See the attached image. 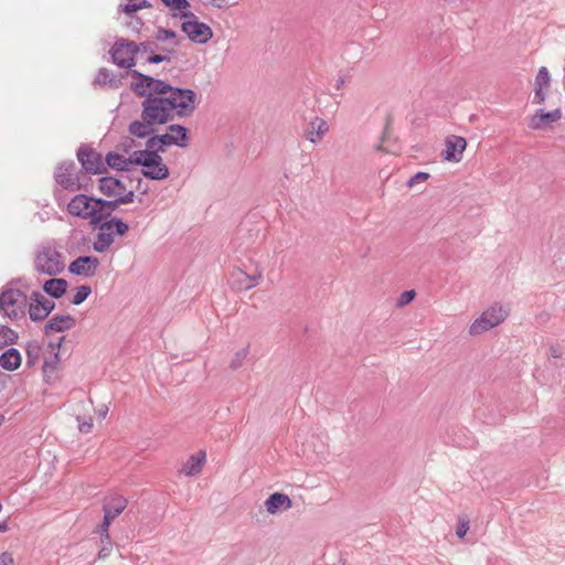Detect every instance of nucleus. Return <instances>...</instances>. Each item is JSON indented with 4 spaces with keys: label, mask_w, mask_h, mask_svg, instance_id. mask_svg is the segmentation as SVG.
I'll use <instances>...</instances> for the list:
<instances>
[{
    "label": "nucleus",
    "mask_w": 565,
    "mask_h": 565,
    "mask_svg": "<svg viewBox=\"0 0 565 565\" xmlns=\"http://www.w3.org/2000/svg\"><path fill=\"white\" fill-rule=\"evenodd\" d=\"M179 21L181 22V31L192 43L203 45L213 38L212 28L190 11L188 0H179Z\"/></svg>",
    "instance_id": "f257e3e1"
},
{
    "label": "nucleus",
    "mask_w": 565,
    "mask_h": 565,
    "mask_svg": "<svg viewBox=\"0 0 565 565\" xmlns=\"http://www.w3.org/2000/svg\"><path fill=\"white\" fill-rule=\"evenodd\" d=\"M29 305L26 291L21 290L17 282L7 284L0 292V315L12 321L25 317Z\"/></svg>",
    "instance_id": "f03ea898"
},
{
    "label": "nucleus",
    "mask_w": 565,
    "mask_h": 565,
    "mask_svg": "<svg viewBox=\"0 0 565 565\" xmlns=\"http://www.w3.org/2000/svg\"><path fill=\"white\" fill-rule=\"evenodd\" d=\"M94 228L97 230V234L93 242V248L97 253H104L113 245L115 236H124L129 226L120 218L113 217L108 221H100Z\"/></svg>",
    "instance_id": "7ed1b4c3"
},
{
    "label": "nucleus",
    "mask_w": 565,
    "mask_h": 565,
    "mask_svg": "<svg viewBox=\"0 0 565 565\" xmlns=\"http://www.w3.org/2000/svg\"><path fill=\"white\" fill-rule=\"evenodd\" d=\"M65 269L62 253L51 245L41 246L34 256V270L38 274L57 276Z\"/></svg>",
    "instance_id": "20e7f679"
},
{
    "label": "nucleus",
    "mask_w": 565,
    "mask_h": 565,
    "mask_svg": "<svg viewBox=\"0 0 565 565\" xmlns=\"http://www.w3.org/2000/svg\"><path fill=\"white\" fill-rule=\"evenodd\" d=\"M177 108L175 98L148 96L142 103V119L150 120L153 125L168 121L170 114Z\"/></svg>",
    "instance_id": "39448f33"
},
{
    "label": "nucleus",
    "mask_w": 565,
    "mask_h": 565,
    "mask_svg": "<svg viewBox=\"0 0 565 565\" xmlns=\"http://www.w3.org/2000/svg\"><path fill=\"white\" fill-rule=\"evenodd\" d=\"M510 309L503 305L494 303L487 308L469 327L471 335L482 334L500 326L509 316Z\"/></svg>",
    "instance_id": "423d86ee"
},
{
    "label": "nucleus",
    "mask_w": 565,
    "mask_h": 565,
    "mask_svg": "<svg viewBox=\"0 0 565 565\" xmlns=\"http://www.w3.org/2000/svg\"><path fill=\"white\" fill-rule=\"evenodd\" d=\"M56 183L66 191H78L86 188L85 173L78 170L74 161L62 162L54 172Z\"/></svg>",
    "instance_id": "0eeeda50"
},
{
    "label": "nucleus",
    "mask_w": 565,
    "mask_h": 565,
    "mask_svg": "<svg viewBox=\"0 0 565 565\" xmlns=\"http://www.w3.org/2000/svg\"><path fill=\"white\" fill-rule=\"evenodd\" d=\"M136 164L142 166V174L152 180L166 179L169 174L167 166L161 157L151 150H138L134 152Z\"/></svg>",
    "instance_id": "6e6552de"
},
{
    "label": "nucleus",
    "mask_w": 565,
    "mask_h": 565,
    "mask_svg": "<svg viewBox=\"0 0 565 565\" xmlns=\"http://www.w3.org/2000/svg\"><path fill=\"white\" fill-rule=\"evenodd\" d=\"M263 281V269L255 264L254 270L247 273L242 267H235L230 276V286L236 292L247 291Z\"/></svg>",
    "instance_id": "1a4fd4ad"
},
{
    "label": "nucleus",
    "mask_w": 565,
    "mask_h": 565,
    "mask_svg": "<svg viewBox=\"0 0 565 565\" xmlns=\"http://www.w3.org/2000/svg\"><path fill=\"white\" fill-rule=\"evenodd\" d=\"M563 118L561 108L546 110L544 108L536 109L532 115L525 119L526 127L531 131H547L552 130L556 124Z\"/></svg>",
    "instance_id": "9d476101"
},
{
    "label": "nucleus",
    "mask_w": 565,
    "mask_h": 565,
    "mask_svg": "<svg viewBox=\"0 0 565 565\" xmlns=\"http://www.w3.org/2000/svg\"><path fill=\"white\" fill-rule=\"evenodd\" d=\"M138 50V45L134 41L120 39L110 50L111 60L120 67L131 68L135 65L134 57Z\"/></svg>",
    "instance_id": "9b49d317"
},
{
    "label": "nucleus",
    "mask_w": 565,
    "mask_h": 565,
    "mask_svg": "<svg viewBox=\"0 0 565 565\" xmlns=\"http://www.w3.org/2000/svg\"><path fill=\"white\" fill-rule=\"evenodd\" d=\"M67 211L74 216L89 218L90 224L95 226L96 199L85 194L75 195L67 205Z\"/></svg>",
    "instance_id": "f8f14e48"
},
{
    "label": "nucleus",
    "mask_w": 565,
    "mask_h": 565,
    "mask_svg": "<svg viewBox=\"0 0 565 565\" xmlns=\"http://www.w3.org/2000/svg\"><path fill=\"white\" fill-rule=\"evenodd\" d=\"M77 159L86 173L99 174L106 170L102 154L88 146L79 147Z\"/></svg>",
    "instance_id": "ddd939ff"
},
{
    "label": "nucleus",
    "mask_w": 565,
    "mask_h": 565,
    "mask_svg": "<svg viewBox=\"0 0 565 565\" xmlns=\"http://www.w3.org/2000/svg\"><path fill=\"white\" fill-rule=\"evenodd\" d=\"M467 148V140L463 137L451 135L445 140V150L443 159L447 162L458 163L463 158Z\"/></svg>",
    "instance_id": "4468645a"
},
{
    "label": "nucleus",
    "mask_w": 565,
    "mask_h": 565,
    "mask_svg": "<svg viewBox=\"0 0 565 565\" xmlns=\"http://www.w3.org/2000/svg\"><path fill=\"white\" fill-rule=\"evenodd\" d=\"M98 265L99 260L95 256H79L70 264L68 270L76 276L93 277Z\"/></svg>",
    "instance_id": "2eb2a0df"
},
{
    "label": "nucleus",
    "mask_w": 565,
    "mask_h": 565,
    "mask_svg": "<svg viewBox=\"0 0 565 565\" xmlns=\"http://www.w3.org/2000/svg\"><path fill=\"white\" fill-rule=\"evenodd\" d=\"M551 86V75L545 66L540 67L534 82L533 103L541 105L546 99L547 90Z\"/></svg>",
    "instance_id": "dca6fc26"
},
{
    "label": "nucleus",
    "mask_w": 565,
    "mask_h": 565,
    "mask_svg": "<svg viewBox=\"0 0 565 565\" xmlns=\"http://www.w3.org/2000/svg\"><path fill=\"white\" fill-rule=\"evenodd\" d=\"M328 131V122L320 117H315L306 126L303 137L311 143L317 145L322 141Z\"/></svg>",
    "instance_id": "f3484780"
},
{
    "label": "nucleus",
    "mask_w": 565,
    "mask_h": 565,
    "mask_svg": "<svg viewBox=\"0 0 565 565\" xmlns=\"http://www.w3.org/2000/svg\"><path fill=\"white\" fill-rule=\"evenodd\" d=\"M127 507V500L121 495H113L104 503V518L114 521Z\"/></svg>",
    "instance_id": "a211bd4d"
},
{
    "label": "nucleus",
    "mask_w": 565,
    "mask_h": 565,
    "mask_svg": "<svg viewBox=\"0 0 565 565\" xmlns=\"http://www.w3.org/2000/svg\"><path fill=\"white\" fill-rule=\"evenodd\" d=\"M291 505V499L287 494L280 492L270 494L265 501V508L269 514H276L281 510H288Z\"/></svg>",
    "instance_id": "6ab92c4d"
},
{
    "label": "nucleus",
    "mask_w": 565,
    "mask_h": 565,
    "mask_svg": "<svg viewBox=\"0 0 565 565\" xmlns=\"http://www.w3.org/2000/svg\"><path fill=\"white\" fill-rule=\"evenodd\" d=\"M75 326V318L70 315L54 316L45 324L46 334L51 332H64L71 330Z\"/></svg>",
    "instance_id": "aec40b11"
},
{
    "label": "nucleus",
    "mask_w": 565,
    "mask_h": 565,
    "mask_svg": "<svg viewBox=\"0 0 565 565\" xmlns=\"http://www.w3.org/2000/svg\"><path fill=\"white\" fill-rule=\"evenodd\" d=\"M196 104V94L193 90L179 88V117L190 116Z\"/></svg>",
    "instance_id": "412c9836"
},
{
    "label": "nucleus",
    "mask_w": 565,
    "mask_h": 565,
    "mask_svg": "<svg viewBox=\"0 0 565 565\" xmlns=\"http://www.w3.org/2000/svg\"><path fill=\"white\" fill-rule=\"evenodd\" d=\"M205 461L206 452L204 450H198L183 463L182 472L185 476H196L201 473Z\"/></svg>",
    "instance_id": "4be33fe9"
},
{
    "label": "nucleus",
    "mask_w": 565,
    "mask_h": 565,
    "mask_svg": "<svg viewBox=\"0 0 565 565\" xmlns=\"http://www.w3.org/2000/svg\"><path fill=\"white\" fill-rule=\"evenodd\" d=\"M105 162L110 168L121 171H129L131 167L136 164L134 160V153L130 157L126 158L125 156L119 154L117 152H109L105 158Z\"/></svg>",
    "instance_id": "5701e85b"
},
{
    "label": "nucleus",
    "mask_w": 565,
    "mask_h": 565,
    "mask_svg": "<svg viewBox=\"0 0 565 565\" xmlns=\"http://www.w3.org/2000/svg\"><path fill=\"white\" fill-rule=\"evenodd\" d=\"M119 202H117V198L111 201L96 199V217H95V226L100 223V221L106 220L111 213L118 209Z\"/></svg>",
    "instance_id": "b1692460"
},
{
    "label": "nucleus",
    "mask_w": 565,
    "mask_h": 565,
    "mask_svg": "<svg viewBox=\"0 0 565 565\" xmlns=\"http://www.w3.org/2000/svg\"><path fill=\"white\" fill-rule=\"evenodd\" d=\"M21 354L14 348H9L0 355V365L7 371H14L21 365Z\"/></svg>",
    "instance_id": "393cba45"
},
{
    "label": "nucleus",
    "mask_w": 565,
    "mask_h": 565,
    "mask_svg": "<svg viewBox=\"0 0 565 565\" xmlns=\"http://www.w3.org/2000/svg\"><path fill=\"white\" fill-rule=\"evenodd\" d=\"M125 185L116 178L104 177L99 179V190L104 195L117 198Z\"/></svg>",
    "instance_id": "a878e982"
},
{
    "label": "nucleus",
    "mask_w": 565,
    "mask_h": 565,
    "mask_svg": "<svg viewBox=\"0 0 565 565\" xmlns=\"http://www.w3.org/2000/svg\"><path fill=\"white\" fill-rule=\"evenodd\" d=\"M26 312L32 321H42L47 317V311L44 310L41 299L33 297V291L29 296Z\"/></svg>",
    "instance_id": "bb28decb"
},
{
    "label": "nucleus",
    "mask_w": 565,
    "mask_h": 565,
    "mask_svg": "<svg viewBox=\"0 0 565 565\" xmlns=\"http://www.w3.org/2000/svg\"><path fill=\"white\" fill-rule=\"evenodd\" d=\"M67 289V281L63 278H51L43 285V290L53 298H61Z\"/></svg>",
    "instance_id": "cd10ccee"
},
{
    "label": "nucleus",
    "mask_w": 565,
    "mask_h": 565,
    "mask_svg": "<svg viewBox=\"0 0 565 565\" xmlns=\"http://www.w3.org/2000/svg\"><path fill=\"white\" fill-rule=\"evenodd\" d=\"M172 143H177V137L172 135L154 136L148 139L145 150H151L157 153V151L162 150L163 146Z\"/></svg>",
    "instance_id": "c85d7f7f"
},
{
    "label": "nucleus",
    "mask_w": 565,
    "mask_h": 565,
    "mask_svg": "<svg viewBox=\"0 0 565 565\" xmlns=\"http://www.w3.org/2000/svg\"><path fill=\"white\" fill-rule=\"evenodd\" d=\"M153 124L150 120L142 119L129 125V132L139 138H146L153 132Z\"/></svg>",
    "instance_id": "c756f323"
},
{
    "label": "nucleus",
    "mask_w": 565,
    "mask_h": 565,
    "mask_svg": "<svg viewBox=\"0 0 565 565\" xmlns=\"http://www.w3.org/2000/svg\"><path fill=\"white\" fill-rule=\"evenodd\" d=\"M131 75L136 78V81L131 83V89L139 96H145L149 93L150 82L145 81V77L149 76L138 71H132Z\"/></svg>",
    "instance_id": "7c9ffc66"
},
{
    "label": "nucleus",
    "mask_w": 565,
    "mask_h": 565,
    "mask_svg": "<svg viewBox=\"0 0 565 565\" xmlns=\"http://www.w3.org/2000/svg\"><path fill=\"white\" fill-rule=\"evenodd\" d=\"M41 351L42 347L39 341L33 340L26 343L25 355L28 366H34L39 362Z\"/></svg>",
    "instance_id": "2f4dec72"
},
{
    "label": "nucleus",
    "mask_w": 565,
    "mask_h": 565,
    "mask_svg": "<svg viewBox=\"0 0 565 565\" xmlns=\"http://www.w3.org/2000/svg\"><path fill=\"white\" fill-rule=\"evenodd\" d=\"M17 340L18 333L14 330L4 324H0V350L15 343Z\"/></svg>",
    "instance_id": "473e14b6"
},
{
    "label": "nucleus",
    "mask_w": 565,
    "mask_h": 565,
    "mask_svg": "<svg viewBox=\"0 0 565 565\" xmlns=\"http://www.w3.org/2000/svg\"><path fill=\"white\" fill-rule=\"evenodd\" d=\"M145 81H148L150 82V87H149V94L151 95L152 93H156V94H166L168 93L169 90H172V87L168 84H166L164 82L160 81V79H154L153 77H145Z\"/></svg>",
    "instance_id": "72a5a7b5"
},
{
    "label": "nucleus",
    "mask_w": 565,
    "mask_h": 565,
    "mask_svg": "<svg viewBox=\"0 0 565 565\" xmlns=\"http://www.w3.org/2000/svg\"><path fill=\"white\" fill-rule=\"evenodd\" d=\"M95 83L98 85L109 84L111 87L117 86V81L107 68H100L96 75Z\"/></svg>",
    "instance_id": "f704fd0d"
},
{
    "label": "nucleus",
    "mask_w": 565,
    "mask_h": 565,
    "mask_svg": "<svg viewBox=\"0 0 565 565\" xmlns=\"http://www.w3.org/2000/svg\"><path fill=\"white\" fill-rule=\"evenodd\" d=\"M92 288L87 285H82L76 288V292L72 299V303L75 306L81 305L84 302L87 297L90 295Z\"/></svg>",
    "instance_id": "c9c22d12"
},
{
    "label": "nucleus",
    "mask_w": 565,
    "mask_h": 565,
    "mask_svg": "<svg viewBox=\"0 0 565 565\" xmlns=\"http://www.w3.org/2000/svg\"><path fill=\"white\" fill-rule=\"evenodd\" d=\"M146 7H148L147 0H128L121 8L125 13L130 14Z\"/></svg>",
    "instance_id": "e433bc0d"
},
{
    "label": "nucleus",
    "mask_w": 565,
    "mask_h": 565,
    "mask_svg": "<svg viewBox=\"0 0 565 565\" xmlns=\"http://www.w3.org/2000/svg\"><path fill=\"white\" fill-rule=\"evenodd\" d=\"M248 355V348H243L239 351L235 353V356L232 359L230 366L234 370L241 367L243 365V362Z\"/></svg>",
    "instance_id": "4c0bfd02"
},
{
    "label": "nucleus",
    "mask_w": 565,
    "mask_h": 565,
    "mask_svg": "<svg viewBox=\"0 0 565 565\" xmlns=\"http://www.w3.org/2000/svg\"><path fill=\"white\" fill-rule=\"evenodd\" d=\"M113 521L109 519L104 518L103 522L96 527L94 531L95 533L99 534L100 541L104 542V540H108L109 536V526Z\"/></svg>",
    "instance_id": "58836bf2"
},
{
    "label": "nucleus",
    "mask_w": 565,
    "mask_h": 565,
    "mask_svg": "<svg viewBox=\"0 0 565 565\" xmlns=\"http://www.w3.org/2000/svg\"><path fill=\"white\" fill-rule=\"evenodd\" d=\"M99 544H100V548L98 551V558L99 559H105L107 558L110 553H111V550H113V542L110 540V537L108 540H104V542H102L99 540Z\"/></svg>",
    "instance_id": "ea45409f"
},
{
    "label": "nucleus",
    "mask_w": 565,
    "mask_h": 565,
    "mask_svg": "<svg viewBox=\"0 0 565 565\" xmlns=\"http://www.w3.org/2000/svg\"><path fill=\"white\" fill-rule=\"evenodd\" d=\"M415 296H416L415 290H406V291L402 292L399 298L397 299L396 306L402 308V307L408 305L409 302H412L414 300Z\"/></svg>",
    "instance_id": "a19ab883"
},
{
    "label": "nucleus",
    "mask_w": 565,
    "mask_h": 565,
    "mask_svg": "<svg viewBox=\"0 0 565 565\" xmlns=\"http://www.w3.org/2000/svg\"><path fill=\"white\" fill-rule=\"evenodd\" d=\"M120 192L121 193L117 195V202H119V204H127L134 202V191H126V186H124Z\"/></svg>",
    "instance_id": "79ce46f5"
},
{
    "label": "nucleus",
    "mask_w": 565,
    "mask_h": 565,
    "mask_svg": "<svg viewBox=\"0 0 565 565\" xmlns=\"http://www.w3.org/2000/svg\"><path fill=\"white\" fill-rule=\"evenodd\" d=\"M33 297H38L41 299L42 303H43V308L45 311H47V316L54 310L55 308V303L54 301L47 299L46 297H44L41 292L39 291H33Z\"/></svg>",
    "instance_id": "37998d69"
},
{
    "label": "nucleus",
    "mask_w": 565,
    "mask_h": 565,
    "mask_svg": "<svg viewBox=\"0 0 565 565\" xmlns=\"http://www.w3.org/2000/svg\"><path fill=\"white\" fill-rule=\"evenodd\" d=\"M428 179H429V173H427V172H417L416 174H414L409 179V181L407 182V185L409 188H413V186H415L418 183H423V182L427 181Z\"/></svg>",
    "instance_id": "c03bdc74"
},
{
    "label": "nucleus",
    "mask_w": 565,
    "mask_h": 565,
    "mask_svg": "<svg viewBox=\"0 0 565 565\" xmlns=\"http://www.w3.org/2000/svg\"><path fill=\"white\" fill-rule=\"evenodd\" d=\"M468 530H469V521L467 519L460 518L458 521L457 529H456L457 536L460 539L465 537Z\"/></svg>",
    "instance_id": "a18cd8bd"
},
{
    "label": "nucleus",
    "mask_w": 565,
    "mask_h": 565,
    "mask_svg": "<svg viewBox=\"0 0 565 565\" xmlns=\"http://www.w3.org/2000/svg\"><path fill=\"white\" fill-rule=\"evenodd\" d=\"M391 124H392V116L391 115H387V118H386V122H385V127H384V131L382 134V137H381V145L377 146V150H383V142L384 140L390 136L391 134Z\"/></svg>",
    "instance_id": "49530a36"
},
{
    "label": "nucleus",
    "mask_w": 565,
    "mask_h": 565,
    "mask_svg": "<svg viewBox=\"0 0 565 565\" xmlns=\"http://www.w3.org/2000/svg\"><path fill=\"white\" fill-rule=\"evenodd\" d=\"M77 420H78V429L81 433L88 434L92 430V428H93L92 418L85 419L83 422H81V419L77 418Z\"/></svg>",
    "instance_id": "de8ad7c7"
},
{
    "label": "nucleus",
    "mask_w": 565,
    "mask_h": 565,
    "mask_svg": "<svg viewBox=\"0 0 565 565\" xmlns=\"http://www.w3.org/2000/svg\"><path fill=\"white\" fill-rule=\"evenodd\" d=\"M189 142V136L186 128L179 125V147H186Z\"/></svg>",
    "instance_id": "09e8293b"
},
{
    "label": "nucleus",
    "mask_w": 565,
    "mask_h": 565,
    "mask_svg": "<svg viewBox=\"0 0 565 565\" xmlns=\"http://www.w3.org/2000/svg\"><path fill=\"white\" fill-rule=\"evenodd\" d=\"M175 33L172 30L159 29L157 31V39L159 41H164L171 38H174Z\"/></svg>",
    "instance_id": "8fccbe9b"
},
{
    "label": "nucleus",
    "mask_w": 565,
    "mask_h": 565,
    "mask_svg": "<svg viewBox=\"0 0 565 565\" xmlns=\"http://www.w3.org/2000/svg\"><path fill=\"white\" fill-rule=\"evenodd\" d=\"M0 565H14L12 555L8 552L1 553L0 554Z\"/></svg>",
    "instance_id": "3c124183"
},
{
    "label": "nucleus",
    "mask_w": 565,
    "mask_h": 565,
    "mask_svg": "<svg viewBox=\"0 0 565 565\" xmlns=\"http://www.w3.org/2000/svg\"><path fill=\"white\" fill-rule=\"evenodd\" d=\"M210 6L222 9L228 4V0H205Z\"/></svg>",
    "instance_id": "603ef678"
},
{
    "label": "nucleus",
    "mask_w": 565,
    "mask_h": 565,
    "mask_svg": "<svg viewBox=\"0 0 565 565\" xmlns=\"http://www.w3.org/2000/svg\"><path fill=\"white\" fill-rule=\"evenodd\" d=\"M164 60H166L164 55H152V56L148 57V62L153 63V64H158Z\"/></svg>",
    "instance_id": "864d4df0"
},
{
    "label": "nucleus",
    "mask_w": 565,
    "mask_h": 565,
    "mask_svg": "<svg viewBox=\"0 0 565 565\" xmlns=\"http://www.w3.org/2000/svg\"><path fill=\"white\" fill-rule=\"evenodd\" d=\"M164 4L171 8V10L177 9V0H162Z\"/></svg>",
    "instance_id": "5fc2aeb1"
},
{
    "label": "nucleus",
    "mask_w": 565,
    "mask_h": 565,
    "mask_svg": "<svg viewBox=\"0 0 565 565\" xmlns=\"http://www.w3.org/2000/svg\"><path fill=\"white\" fill-rule=\"evenodd\" d=\"M8 530L7 522L0 523V533H4Z\"/></svg>",
    "instance_id": "6e6d98bb"
},
{
    "label": "nucleus",
    "mask_w": 565,
    "mask_h": 565,
    "mask_svg": "<svg viewBox=\"0 0 565 565\" xmlns=\"http://www.w3.org/2000/svg\"><path fill=\"white\" fill-rule=\"evenodd\" d=\"M63 339L64 338H61L58 340V342H56L55 344L54 343H50V347H52L53 349H55V348L58 349L61 347V343H62Z\"/></svg>",
    "instance_id": "4d7b16f0"
},
{
    "label": "nucleus",
    "mask_w": 565,
    "mask_h": 565,
    "mask_svg": "<svg viewBox=\"0 0 565 565\" xmlns=\"http://www.w3.org/2000/svg\"><path fill=\"white\" fill-rule=\"evenodd\" d=\"M107 412H108V408L104 407V409L100 411L99 416L104 418L106 416Z\"/></svg>",
    "instance_id": "13d9d810"
},
{
    "label": "nucleus",
    "mask_w": 565,
    "mask_h": 565,
    "mask_svg": "<svg viewBox=\"0 0 565 565\" xmlns=\"http://www.w3.org/2000/svg\"><path fill=\"white\" fill-rule=\"evenodd\" d=\"M170 130H171V131L177 130V125H171V126H170Z\"/></svg>",
    "instance_id": "bf43d9fd"
},
{
    "label": "nucleus",
    "mask_w": 565,
    "mask_h": 565,
    "mask_svg": "<svg viewBox=\"0 0 565 565\" xmlns=\"http://www.w3.org/2000/svg\"><path fill=\"white\" fill-rule=\"evenodd\" d=\"M3 424V416H0V426Z\"/></svg>",
    "instance_id": "052dcab7"
}]
</instances>
